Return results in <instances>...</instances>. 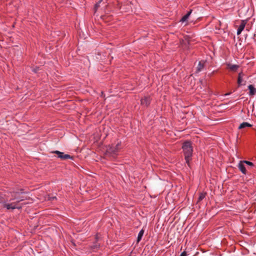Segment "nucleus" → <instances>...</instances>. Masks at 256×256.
Here are the masks:
<instances>
[{"mask_svg":"<svg viewBox=\"0 0 256 256\" xmlns=\"http://www.w3.org/2000/svg\"><path fill=\"white\" fill-rule=\"evenodd\" d=\"M182 148L186 162L188 164L193 152V148L191 142L189 141L185 142L183 144Z\"/></svg>","mask_w":256,"mask_h":256,"instance_id":"f257e3e1","label":"nucleus"},{"mask_svg":"<svg viewBox=\"0 0 256 256\" xmlns=\"http://www.w3.org/2000/svg\"><path fill=\"white\" fill-rule=\"evenodd\" d=\"M121 142H118L116 145L109 146L106 150V156H114L120 148Z\"/></svg>","mask_w":256,"mask_h":256,"instance_id":"f03ea898","label":"nucleus"},{"mask_svg":"<svg viewBox=\"0 0 256 256\" xmlns=\"http://www.w3.org/2000/svg\"><path fill=\"white\" fill-rule=\"evenodd\" d=\"M23 200H18L16 202H2V206L4 208H6V210H14V209H20L21 208V206H18V204L22 201Z\"/></svg>","mask_w":256,"mask_h":256,"instance_id":"7ed1b4c3","label":"nucleus"},{"mask_svg":"<svg viewBox=\"0 0 256 256\" xmlns=\"http://www.w3.org/2000/svg\"><path fill=\"white\" fill-rule=\"evenodd\" d=\"M52 153L56 154L58 156V158L62 160H67L69 158L72 159V157L68 154H64V152L56 150L52 152Z\"/></svg>","mask_w":256,"mask_h":256,"instance_id":"20e7f679","label":"nucleus"},{"mask_svg":"<svg viewBox=\"0 0 256 256\" xmlns=\"http://www.w3.org/2000/svg\"><path fill=\"white\" fill-rule=\"evenodd\" d=\"M246 24V22L245 20H242L241 24L240 25V26L237 30V34L238 35H239L242 32Z\"/></svg>","mask_w":256,"mask_h":256,"instance_id":"39448f33","label":"nucleus"},{"mask_svg":"<svg viewBox=\"0 0 256 256\" xmlns=\"http://www.w3.org/2000/svg\"><path fill=\"white\" fill-rule=\"evenodd\" d=\"M205 62L204 60L200 61L198 62V64L196 68V72H201L204 66Z\"/></svg>","mask_w":256,"mask_h":256,"instance_id":"423d86ee","label":"nucleus"},{"mask_svg":"<svg viewBox=\"0 0 256 256\" xmlns=\"http://www.w3.org/2000/svg\"><path fill=\"white\" fill-rule=\"evenodd\" d=\"M150 103V98L148 97H144L141 100V104L144 106H148Z\"/></svg>","mask_w":256,"mask_h":256,"instance_id":"0eeeda50","label":"nucleus"},{"mask_svg":"<svg viewBox=\"0 0 256 256\" xmlns=\"http://www.w3.org/2000/svg\"><path fill=\"white\" fill-rule=\"evenodd\" d=\"M238 167L240 169V170L243 173L246 174V169L245 168L244 165V162H240L238 165Z\"/></svg>","mask_w":256,"mask_h":256,"instance_id":"6e6552de","label":"nucleus"},{"mask_svg":"<svg viewBox=\"0 0 256 256\" xmlns=\"http://www.w3.org/2000/svg\"><path fill=\"white\" fill-rule=\"evenodd\" d=\"M227 67L232 71H236L238 68V66L236 64H227Z\"/></svg>","mask_w":256,"mask_h":256,"instance_id":"1a4fd4ad","label":"nucleus"},{"mask_svg":"<svg viewBox=\"0 0 256 256\" xmlns=\"http://www.w3.org/2000/svg\"><path fill=\"white\" fill-rule=\"evenodd\" d=\"M248 88L250 90V95L254 96L256 94V88L252 85H250Z\"/></svg>","mask_w":256,"mask_h":256,"instance_id":"9d476101","label":"nucleus"},{"mask_svg":"<svg viewBox=\"0 0 256 256\" xmlns=\"http://www.w3.org/2000/svg\"><path fill=\"white\" fill-rule=\"evenodd\" d=\"M244 74L242 72H240L238 74V86H240L242 84H242L243 80L242 77Z\"/></svg>","mask_w":256,"mask_h":256,"instance_id":"9b49d317","label":"nucleus"},{"mask_svg":"<svg viewBox=\"0 0 256 256\" xmlns=\"http://www.w3.org/2000/svg\"><path fill=\"white\" fill-rule=\"evenodd\" d=\"M252 125L247 122H244L238 126L239 129H242L246 127H252Z\"/></svg>","mask_w":256,"mask_h":256,"instance_id":"f8f14e48","label":"nucleus"},{"mask_svg":"<svg viewBox=\"0 0 256 256\" xmlns=\"http://www.w3.org/2000/svg\"><path fill=\"white\" fill-rule=\"evenodd\" d=\"M144 234V230H142L138 233V238H137V242H138L142 239V236H143Z\"/></svg>","mask_w":256,"mask_h":256,"instance_id":"ddd939ff","label":"nucleus"},{"mask_svg":"<svg viewBox=\"0 0 256 256\" xmlns=\"http://www.w3.org/2000/svg\"><path fill=\"white\" fill-rule=\"evenodd\" d=\"M206 196V194L204 193H200V196L198 198V202H199L201 200H202Z\"/></svg>","mask_w":256,"mask_h":256,"instance_id":"4468645a","label":"nucleus"},{"mask_svg":"<svg viewBox=\"0 0 256 256\" xmlns=\"http://www.w3.org/2000/svg\"><path fill=\"white\" fill-rule=\"evenodd\" d=\"M243 162L246 163V164L248 166H254L253 163L250 162L245 160V161H244Z\"/></svg>","mask_w":256,"mask_h":256,"instance_id":"2eb2a0df","label":"nucleus"},{"mask_svg":"<svg viewBox=\"0 0 256 256\" xmlns=\"http://www.w3.org/2000/svg\"><path fill=\"white\" fill-rule=\"evenodd\" d=\"M188 18L186 16H184L181 19L180 22H186Z\"/></svg>","mask_w":256,"mask_h":256,"instance_id":"dca6fc26","label":"nucleus"},{"mask_svg":"<svg viewBox=\"0 0 256 256\" xmlns=\"http://www.w3.org/2000/svg\"><path fill=\"white\" fill-rule=\"evenodd\" d=\"M12 197H14V198L11 199V200H10V201H11L12 200H14L16 199H17V198L16 196V194H12Z\"/></svg>","mask_w":256,"mask_h":256,"instance_id":"f3484780","label":"nucleus"},{"mask_svg":"<svg viewBox=\"0 0 256 256\" xmlns=\"http://www.w3.org/2000/svg\"><path fill=\"white\" fill-rule=\"evenodd\" d=\"M192 10H190V12H188V14H186L185 16L188 18L189 17V16H190V14L192 13Z\"/></svg>","mask_w":256,"mask_h":256,"instance_id":"a211bd4d","label":"nucleus"},{"mask_svg":"<svg viewBox=\"0 0 256 256\" xmlns=\"http://www.w3.org/2000/svg\"><path fill=\"white\" fill-rule=\"evenodd\" d=\"M186 256V254L185 252H182L180 256Z\"/></svg>","mask_w":256,"mask_h":256,"instance_id":"6ab92c4d","label":"nucleus"},{"mask_svg":"<svg viewBox=\"0 0 256 256\" xmlns=\"http://www.w3.org/2000/svg\"><path fill=\"white\" fill-rule=\"evenodd\" d=\"M56 198L55 196H52V197H48L49 200H54V199H56Z\"/></svg>","mask_w":256,"mask_h":256,"instance_id":"aec40b11","label":"nucleus"},{"mask_svg":"<svg viewBox=\"0 0 256 256\" xmlns=\"http://www.w3.org/2000/svg\"><path fill=\"white\" fill-rule=\"evenodd\" d=\"M230 92H229V93H227V94H224V96H228V95H230Z\"/></svg>","mask_w":256,"mask_h":256,"instance_id":"412c9836","label":"nucleus"}]
</instances>
